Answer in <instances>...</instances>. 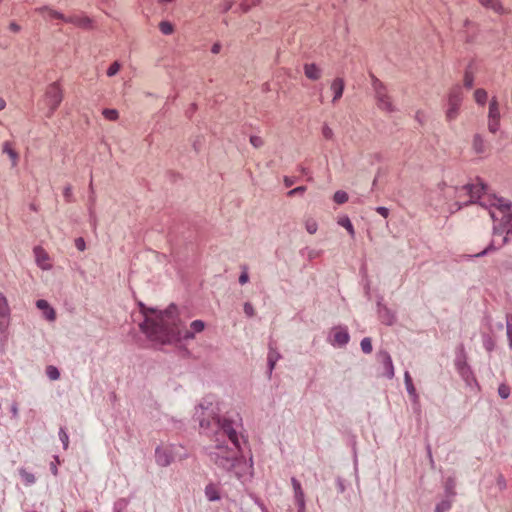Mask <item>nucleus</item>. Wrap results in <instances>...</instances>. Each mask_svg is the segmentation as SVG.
I'll list each match as a JSON object with an SVG mask.
<instances>
[{
    "label": "nucleus",
    "mask_w": 512,
    "mask_h": 512,
    "mask_svg": "<svg viewBox=\"0 0 512 512\" xmlns=\"http://www.w3.org/2000/svg\"><path fill=\"white\" fill-rule=\"evenodd\" d=\"M452 507V500L445 499L436 505V512H447Z\"/></svg>",
    "instance_id": "obj_30"
},
{
    "label": "nucleus",
    "mask_w": 512,
    "mask_h": 512,
    "mask_svg": "<svg viewBox=\"0 0 512 512\" xmlns=\"http://www.w3.org/2000/svg\"><path fill=\"white\" fill-rule=\"evenodd\" d=\"M291 482H292V486L294 488L296 501H297L298 505L300 506V508H303L304 507V493L301 488V484L295 478H292Z\"/></svg>",
    "instance_id": "obj_21"
},
{
    "label": "nucleus",
    "mask_w": 512,
    "mask_h": 512,
    "mask_svg": "<svg viewBox=\"0 0 512 512\" xmlns=\"http://www.w3.org/2000/svg\"><path fill=\"white\" fill-rule=\"evenodd\" d=\"M36 306L38 309L43 311V315L48 321H51V322L55 321L56 311L50 306V304L46 300H44V299L38 300L36 302Z\"/></svg>",
    "instance_id": "obj_17"
},
{
    "label": "nucleus",
    "mask_w": 512,
    "mask_h": 512,
    "mask_svg": "<svg viewBox=\"0 0 512 512\" xmlns=\"http://www.w3.org/2000/svg\"><path fill=\"white\" fill-rule=\"evenodd\" d=\"M35 12L39 13L46 19H59V20H62L63 22H65L66 16L49 6H43V7L36 8Z\"/></svg>",
    "instance_id": "obj_14"
},
{
    "label": "nucleus",
    "mask_w": 512,
    "mask_h": 512,
    "mask_svg": "<svg viewBox=\"0 0 512 512\" xmlns=\"http://www.w3.org/2000/svg\"><path fill=\"white\" fill-rule=\"evenodd\" d=\"M498 394L501 398L506 399L510 395V389L507 385L501 384L498 388Z\"/></svg>",
    "instance_id": "obj_37"
},
{
    "label": "nucleus",
    "mask_w": 512,
    "mask_h": 512,
    "mask_svg": "<svg viewBox=\"0 0 512 512\" xmlns=\"http://www.w3.org/2000/svg\"><path fill=\"white\" fill-rule=\"evenodd\" d=\"M75 246L79 251H84L86 249L85 240L82 237L76 238Z\"/></svg>",
    "instance_id": "obj_42"
},
{
    "label": "nucleus",
    "mask_w": 512,
    "mask_h": 512,
    "mask_svg": "<svg viewBox=\"0 0 512 512\" xmlns=\"http://www.w3.org/2000/svg\"><path fill=\"white\" fill-rule=\"evenodd\" d=\"M500 108L498 100L493 97L489 103L488 111V130L490 133L495 134L500 128Z\"/></svg>",
    "instance_id": "obj_8"
},
{
    "label": "nucleus",
    "mask_w": 512,
    "mask_h": 512,
    "mask_svg": "<svg viewBox=\"0 0 512 512\" xmlns=\"http://www.w3.org/2000/svg\"><path fill=\"white\" fill-rule=\"evenodd\" d=\"M2 151L10 158L11 166L16 167L19 162V154L13 149L12 143L5 141L2 145Z\"/></svg>",
    "instance_id": "obj_20"
},
{
    "label": "nucleus",
    "mask_w": 512,
    "mask_h": 512,
    "mask_svg": "<svg viewBox=\"0 0 512 512\" xmlns=\"http://www.w3.org/2000/svg\"><path fill=\"white\" fill-rule=\"evenodd\" d=\"M219 51H220V45H219V44H214V45L212 46V52L216 54V53H218Z\"/></svg>",
    "instance_id": "obj_52"
},
{
    "label": "nucleus",
    "mask_w": 512,
    "mask_h": 512,
    "mask_svg": "<svg viewBox=\"0 0 512 512\" xmlns=\"http://www.w3.org/2000/svg\"><path fill=\"white\" fill-rule=\"evenodd\" d=\"M250 143L253 147L260 148L263 146L264 141L261 137L254 135L250 137Z\"/></svg>",
    "instance_id": "obj_39"
},
{
    "label": "nucleus",
    "mask_w": 512,
    "mask_h": 512,
    "mask_svg": "<svg viewBox=\"0 0 512 512\" xmlns=\"http://www.w3.org/2000/svg\"><path fill=\"white\" fill-rule=\"evenodd\" d=\"M19 474H20L22 480L24 481L25 485H32L36 481L35 476L25 469H20Z\"/></svg>",
    "instance_id": "obj_25"
},
{
    "label": "nucleus",
    "mask_w": 512,
    "mask_h": 512,
    "mask_svg": "<svg viewBox=\"0 0 512 512\" xmlns=\"http://www.w3.org/2000/svg\"><path fill=\"white\" fill-rule=\"evenodd\" d=\"M249 281V276L247 271L242 272V274L239 277V283L244 285Z\"/></svg>",
    "instance_id": "obj_46"
},
{
    "label": "nucleus",
    "mask_w": 512,
    "mask_h": 512,
    "mask_svg": "<svg viewBox=\"0 0 512 512\" xmlns=\"http://www.w3.org/2000/svg\"><path fill=\"white\" fill-rule=\"evenodd\" d=\"M181 447L176 445H161L155 450L156 463L161 467H167L173 463L176 458H181L179 451Z\"/></svg>",
    "instance_id": "obj_6"
},
{
    "label": "nucleus",
    "mask_w": 512,
    "mask_h": 512,
    "mask_svg": "<svg viewBox=\"0 0 512 512\" xmlns=\"http://www.w3.org/2000/svg\"><path fill=\"white\" fill-rule=\"evenodd\" d=\"M474 84V74L470 70H466L463 78V85L467 89H471Z\"/></svg>",
    "instance_id": "obj_28"
},
{
    "label": "nucleus",
    "mask_w": 512,
    "mask_h": 512,
    "mask_svg": "<svg viewBox=\"0 0 512 512\" xmlns=\"http://www.w3.org/2000/svg\"><path fill=\"white\" fill-rule=\"evenodd\" d=\"M485 186L481 182L463 186L459 192L458 197L469 196V203H474L476 199L480 200V206L489 211L491 219L495 222L494 236H501L504 233L507 235L512 232V205L509 201L495 196L488 197L487 200L483 197Z\"/></svg>",
    "instance_id": "obj_3"
},
{
    "label": "nucleus",
    "mask_w": 512,
    "mask_h": 512,
    "mask_svg": "<svg viewBox=\"0 0 512 512\" xmlns=\"http://www.w3.org/2000/svg\"><path fill=\"white\" fill-rule=\"evenodd\" d=\"M360 345H361V349L364 353L369 354L372 352V342H371L370 338H368V337L363 338Z\"/></svg>",
    "instance_id": "obj_34"
},
{
    "label": "nucleus",
    "mask_w": 512,
    "mask_h": 512,
    "mask_svg": "<svg viewBox=\"0 0 512 512\" xmlns=\"http://www.w3.org/2000/svg\"><path fill=\"white\" fill-rule=\"evenodd\" d=\"M59 437H60V440L63 443L64 449H67L68 448V444H69V437H68L65 429H63V428L60 429Z\"/></svg>",
    "instance_id": "obj_40"
},
{
    "label": "nucleus",
    "mask_w": 512,
    "mask_h": 512,
    "mask_svg": "<svg viewBox=\"0 0 512 512\" xmlns=\"http://www.w3.org/2000/svg\"><path fill=\"white\" fill-rule=\"evenodd\" d=\"M279 358V355L274 353V352H270L269 355H268V363H269V366H270V369L272 370L275 366V363L276 361L278 360Z\"/></svg>",
    "instance_id": "obj_41"
},
{
    "label": "nucleus",
    "mask_w": 512,
    "mask_h": 512,
    "mask_svg": "<svg viewBox=\"0 0 512 512\" xmlns=\"http://www.w3.org/2000/svg\"><path fill=\"white\" fill-rule=\"evenodd\" d=\"M338 224L341 225L342 227H344L348 231V233L352 237H354V235H355L354 227L348 217L340 218L338 220Z\"/></svg>",
    "instance_id": "obj_26"
},
{
    "label": "nucleus",
    "mask_w": 512,
    "mask_h": 512,
    "mask_svg": "<svg viewBox=\"0 0 512 512\" xmlns=\"http://www.w3.org/2000/svg\"><path fill=\"white\" fill-rule=\"evenodd\" d=\"M51 472L54 474V475H57L58 473V469H57V466L55 463H51Z\"/></svg>",
    "instance_id": "obj_51"
},
{
    "label": "nucleus",
    "mask_w": 512,
    "mask_h": 512,
    "mask_svg": "<svg viewBox=\"0 0 512 512\" xmlns=\"http://www.w3.org/2000/svg\"><path fill=\"white\" fill-rule=\"evenodd\" d=\"M333 199L337 204H343L348 201V194L340 190L335 192Z\"/></svg>",
    "instance_id": "obj_33"
},
{
    "label": "nucleus",
    "mask_w": 512,
    "mask_h": 512,
    "mask_svg": "<svg viewBox=\"0 0 512 512\" xmlns=\"http://www.w3.org/2000/svg\"><path fill=\"white\" fill-rule=\"evenodd\" d=\"M9 29L14 32V33H17L20 31V26L15 23V22H11L10 25H9Z\"/></svg>",
    "instance_id": "obj_47"
},
{
    "label": "nucleus",
    "mask_w": 512,
    "mask_h": 512,
    "mask_svg": "<svg viewBox=\"0 0 512 512\" xmlns=\"http://www.w3.org/2000/svg\"><path fill=\"white\" fill-rule=\"evenodd\" d=\"M102 115L109 121H116L119 118V112L116 109H104Z\"/></svg>",
    "instance_id": "obj_29"
},
{
    "label": "nucleus",
    "mask_w": 512,
    "mask_h": 512,
    "mask_svg": "<svg viewBox=\"0 0 512 512\" xmlns=\"http://www.w3.org/2000/svg\"><path fill=\"white\" fill-rule=\"evenodd\" d=\"M463 100V92L459 85L452 87L448 94V106L445 113L448 122L454 121L458 115Z\"/></svg>",
    "instance_id": "obj_5"
},
{
    "label": "nucleus",
    "mask_w": 512,
    "mask_h": 512,
    "mask_svg": "<svg viewBox=\"0 0 512 512\" xmlns=\"http://www.w3.org/2000/svg\"><path fill=\"white\" fill-rule=\"evenodd\" d=\"M506 242H507V237L505 236V237H503L501 243H499V246L504 245Z\"/></svg>",
    "instance_id": "obj_55"
},
{
    "label": "nucleus",
    "mask_w": 512,
    "mask_h": 512,
    "mask_svg": "<svg viewBox=\"0 0 512 512\" xmlns=\"http://www.w3.org/2000/svg\"><path fill=\"white\" fill-rule=\"evenodd\" d=\"M140 310L144 316L141 329L152 341L160 344L193 339L196 334L205 329V323L202 320H194L189 328H181L177 308L174 305L164 311H157L148 309L140 303Z\"/></svg>",
    "instance_id": "obj_1"
},
{
    "label": "nucleus",
    "mask_w": 512,
    "mask_h": 512,
    "mask_svg": "<svg viewBox=\"0 0 512 512\" xmlns=\"http://www.w3.org/2000/svg\"><path fill=\"white\" fill-rule=\"evenodd\" d=\"M495 243H496V240H495V239H493V241H492L491 245H490L487 249H485L484 251H482L481 253L476 254V256H481V255L486 254V252H487L491 247H493V245H494Z\"/></svg>",
    "instance_id": "obj_49"
},
{
    "label": "nucleus",
    "mask_w": 512,
    "mask_h": 512,
    "mask_svg": "<svg viewBox=\"0 0 512 512\" xmlns=\"http://www.w3.org/2000/svg\"><path fill=\"white\" fill-rule=\"evenodd\" d=\"M159 29L164 35H170L174 31L173 25L168 21L160 22Z\"/></svg>",
    "instance_id": "obj_31"
},
{
    "label": "nucleus",
    "mask_w": 512,
    "mask_h": 512,
    "mask_svg": "<svg viewBox=\"0 0 512 512\" xmlns=\"http://www.w3.org/2000/svg\"><path fill=\"white\" fill-rule=\"evenodd\" d=\"M71 194V187H66L64 190V196L67 198Z\"/></svg>",
    "instance_id": "obj_54"
},
{
    "label": "nucleus",
    "mask_w": 512,
    "mask_h": 512,
    "mask_svg": "<svg viewBox=\"0 0 512 512\" xmlns=\"http://www.w3.org/2000/svg\"><path fill=\"white\" fill-rule=\"evenodd\" d=\"M322 136L325 139L330 140V139L333 138L334 132H333V130L328 125H324L322 127Z\"/></svg>",
    "instance_id": "obj_38"
},
{
    "label": "nucleus",
    "mask_w": 512,
    "mask_h": 512,
    "mask_svg": "<svg viewBox=\"0 0 512 512\" xmlns=\"http://www.w3.org/2000/svg\"><path fill=\"white\" fill-rule=\"evenodd\" d=\"M345 83L342 78H335L330 86L331 91L333 92L332 102L336 103L343 95Z\"/></svg>",
    "instance_id": "obj_19"
},
{
    "label": "nucleus",
    "mask_w": 512,
    "mask_h": 512,
    "mask_svg": "<svg viewBox=\"0 0 512 512\" xmlns=\"http://www.w3.org/2000/svg\"><path fill=\"white\" fill-rule=\"evenodd\" d=\"M33 253L35 257V262L39 268L46 271L52 269L50 256L43 247L36 246L33 249Z\"/></svg>",
    "instance_id": "obj_10"
},
{
    "label": "nucleus",
    "mask_w": 512,
    "mask_h": 512,
    "mask_svg": "<svg viewBox=\"0 0 512 512\" xmlns=\"http://www.w3.org/2000/svg\"><path fill=\"white\" fill-rule=\"evenodd\" d=\"M404 381H405L406 389H407V392L409 393V395L416 398L417 397L416 389L413 385L412 378H411L409 372H405Z\"/></svg>",
    "instance_id": "obj_24"
},
{
    "label": "nucleus",
    "mask_w": 512,
    "mask_h": 512,
    "mask_svg": "<svg viewBox=\"0 0 512 512\" xmlns=\"http://www.w3.org/2000/svg\"><path fill=\"white\" fill-rule=\"evenodd\" d=\"M244 312L247 316L252 317L255 313L253 306L250 303H245Z\"/></svg>",
    "instance_id": "obj_44"
},
{
    "label": "nucleus",
    "mask_w": 512,
    "mask_h": 512,
    "mask_svg": "<svg viewBox=\"0 0 512 512\" xmlns=\"http://www.w3.org/2000/svg\"><path fill=\"white\" fill-rule=\"evenodd\" d=\"M303 70L305 76L312 81H317L322 77V69L315 63L304 64Z\"/></svg>",
    "instance_id": "obj_16"
},
{
    "label": "nucleus",
    "mask_w": 512,
    "mask_h": 512,
    "mask_svg": "<svg viewBox=\"0 0 512 512\" xmlns=\"http://www.w3.org/2000/svg\"><path fill=\"white\" fill-rule=\"evenodd\" d=\"M472 151L477 155H484L489 151V145L481 134H475L471 143Z\"/></svg>",
    "instance_id": "obj_12"
},
{
    "label": "nucleus",
    "mask_w": 512,
    "mask_h": 512,
    "mask_svg": "<svg viewBox=\"0 0 512 512\" xmlns=\"http://www.w3.org/2000/svg\"><path fill=\"white\" fill-rule=\"evenodd\" d=\"M373 87L375 90V97L377 100V106L379 109L385 112H394L395 106L391 97L388 95L386 87L380 82L378 79H375L373 82Z\"/></svg>",
    "instance_id": "obj_7"
},
{
    "label": "nucleus",
    "mask_w": 512,
    "mask_h": 512,
    "mask_svg": "<svg viewBox=\"0 0 512 512\" xmlns=\"http://www.w3.org/2000/svg\"><path fill=\"white\" fill-rule=\"evenodd\" d=\"M305 229L309 234H315L318 230V223L312 217H307L304 221Z\"/></svg>",
    "instance_id": "obj_23"
},
{
    "label": "nucleus",
    "mask_w": 512,
    "mask_h": 512,
    "mask_svg": "<svg viewBox=\"0 0 512 512\" xmlns=\"http://www.w3.org/2000/svg\"><path fill=\"white\" fill-rule=\"evenodd\" d=\"M453 487H454V483H453V482H451L450 484H447V486H446L447 491H448L451 495H454Z\"/></svg>",
    "instance_id": "obj_50"
},
{
    "label": "nucleus",
    "mask_w": 512,
    "mask_h": 512,
    "mask_svg": "<svg viewBox=\"0 0 512 512\" xmlns=\"http://www.w3.org/2000/svg\"><path fill=\"white\" fill-rule=\"evenodd\" d=\"M66 23H71L75 25L76 27L82 28V29H91L92 28V19H90L88 16L84 14H74L71 16L65 17Z\"/></svg>",
    "instance_id": "obj_11"
},
{
    "label": "nucleus",
    "mask_w": 512,
    "mask_h": 512,
    "mask_svg": "<svg viewBox=\"0 0 512 512\" xmlns=\"http://www.w3.org/2000/svg\"><path fill=\"white\" fill-rule=\"evenodd\" d=\"M10 325V307L7 298L0 293V332L5 333Z\"/></svg>",
    "instance_id": "obj_9"
},
{
    "label": "nucleus",
    "mask_w": 512,
    "mask_h": 512,
    "mask_svg": "<svg viewBox=\"0 0 512 512\" xmlns=\"http://www.w3.org/2000/svg\"><path fill=\"white\" fill-rule=\"evenodd\" d=\"M487 92L484 89H477L474 92V100L480 105H484L487 100Z\"/></svg>",
    "instance_id": "obj_27"
},
{
    "label": "nucleus",
    "mask_w": 512,
    "mask_h": 512,
    "mask_svg": "<svg viewBox=\"0 0 512 512\" xmlns=\"http://www.w3.org/2000/svg\"><path fill=\"white\" fill-rule=\"evenodd\" d=\"M63 100V90L59 82L49 84L43 96V103L48 109L47 117H51Z\"/></svg>",
    "instance_id": "obj_4"
},
{
    "label": "nucleus",
    "mask_w": 512,
    "mask_h": 512,
    "mask_svg": "<svg viewBox=\"0 0 512 512\" xmlns=\"http://www.w3.org/2000/svg\"><path fill=\"white\" fill-rule=\"evenodd\" d=\"M332 337V344L339 347L346 345L350 339L347 329L343 327L334 328Z\"/></svg>",
    "instance_id": "obj_13"
},
{
    "label": "nucleus",
    "mask_w": 512,
    "mask_h": 512,
    "mask_svg": "<svg viewBox=\"0 0 512 512\" xmlns=\"http://www.w3.org/2000/svg\"><path fill=\"white\" fill-rule=\"evenodd\" d=\"M480 4L486 8L491 9L493 12L503 15L507 14L508 10L502 5L500 0H478Z\"/></svg>",
    "instance_id": "obj_18"
},
{
    "label": "nucleus",
    "mask_w": 512,
    "mask_h": 512,
    "mask_svg": "<svg viewBox=\"0 0 512 512\" xmlns=\"http://www.w3.org/2000/svg\"><path fill=\"white\" fill-rule=\"evenodd\" d=\"M284 183H285V185L287 187H290V186H292L294 184V181L291 178H289V177H285L284 178Z\"/></svg>",
    "instance_id": "obj_48"
},
{
    "label": "nucleus",
    "mask_w": 512,
    "mask_h": 512,
    "mask_svg": "<svg viewBox=\"0 0 512 512\" xmlns=\"http://www.w3.org/2000/svg\"><path fill=\"white\" fill-rule=\"evenodd\" d=\"M120 68H121V65L119 62H117V61L113 62L107 70V75L109 77L116 75L119 72Z\"/></svg>",
    "instance_id": "obj_36"
},
{
    "label": "nucleus",
    "mask_w": 512,
    "mask_h": 512,
    "mask_svg": "<svg viewBox=\"0 0 512 512\" xmlns=\"http://www.w3.org/2000/svg\"><path fill=\"white\" fill-rule=\"evenodd\" d=\"M305 191H306V187H305V186H298V187H296V188H294V189L290 190V191L288 192V195H289V196H294V195H296V194H302V193H304Z\"/></svg>",
    "instance_id": "obj_43"
},
{
    "label": "nucleus",
    "mask_w": 512,
    "mask_h": 512,
    "mask_svg": "<svg viewBox=\"0 0 512 512\" xmlns=\"http://www.w3.org/2000/svg\"><path fill=\"white\" fill-rule=\"evenodd\" d=\"M205 495L210 501H216L220 499L218 488L214 484H209L205 487Z\"/></svg>",
    "instance_id": "obj_22"
},
{
    "label": "nucleus",
    "mask_w": 512,
    "mask_h": 512,
    "mask_svg": "<svg viewBox=\"0 0 512 512\" xmlns=\"http://www.w3.org/2000/svg\"><path fill=\"white\" fill-rule=\"evenodd\" d=\"M200 425H201L202 428H204V422L203 421H201Z\"/></svg>",
    "instance_id": "obj_56"
},
{
    "label": "nucleus",
    "mask_w": 512,
    "mask_h": 512,
    "mask_svg": "<svg viewBox=\"0 0 512 512\" xmlns=\"http://www.w3.org/2000/svg\"><path fill=\"white\" fill-rule=\"evenodd\" d=\"M5 107H6V101L2 97H0V111L5 109Z\"/></svg>",
    "instance_id": "obj_53"
},
{
    "label": "nucleus",
    "mask_w": 512,
    "mask_h": 512,
    "mask_svg": "<svg viewBox=\"0 0 512 512\" xmlns=\"http://www.w3.org/2000/svg\"><path fill=\"white\" fill-rule=\"evenodd\" d=\"M378 358L381 361V363L383 364L385 376L387 378H393L394 366H393L392 359H391L390 355L388 354V352H386V351L380 352L378 355Z\"/></svg>",
    "instance_id": "obj_15"
},
{
    "label": "nucleus",
    "mask_w": 512,
    "mask_h": 512,
    "mask_svg": "<svg viewBox=\"0 0 512 512\" xmlns=\"http://www.w3.org/2000/svg\"><path fill=\"white\" fill-rule=\"evenodd\" d=\"M217 444L209 452V458L218 467L232 470L241 461V449L237 429L240 424L229 418L217 421Z\"/></svg>",
    "instance_id": "obj_2"
},
{
    "label": "nucleus",
    "mask_w": 512,
    "mask_h": 512,
    "mask_svg": "<svg viewBox=\"0 0 512 512\" xmlns=\"http://www.w3.org/2000/svg\"><path fill=\"white\" fill-rule=\"evenodd\" d=\"M506 332L509 341V346L512 348V316H507L506 319Z\"/></svg>",
    "instance_id": "obj_35"
},
{
    "label": "nucleus",
    "mask_w": 512,
    "mask_h": 512,
    "mask_svg": "<svg viewBox=\"0 0 512 512\" xmlns=\"http://www.w3.org/2000/svg\"><path fill=\"white\" fill-rule=\"evenodd\" d=\"M376 212L378 214H380L381 216H383L384 218H387L389 215V210L386 207H382V206L377 207Z\"/></svg>",
    "instance_id": "obj_45"
},
{
    "label": "nucleus",
    "mask_w": 512,
    "mask_h": 512,
    "mask_svg": "<svg viewBox=\"0 0 512 512\" xmlns=\"http://www.w3.org/2000/svg\"><path fill=\"white\" fill-rule=\"evenodd\" d=\"M46 374L49 377V379L53 380V381L59 379V377H60L59 370L53 365L47 366Z\"/></svg>",
    "instance_id": "obj_32"
}]
</instances>
